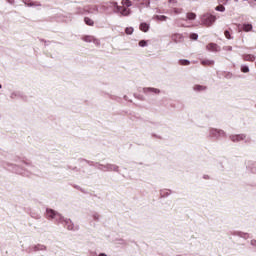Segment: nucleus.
Returning a JSON list of instances; mask_svg holds the SVG:
<instances>
[{
  "label": "nucleus",
  "instance_id": "obj_1",
  "mask_svg": "<svg viewBox=\"0 0 256 256\" xmlns=\"http://www.w3.org/2000/svg\"><path fill=\"white\" fill-rule=\"evenodd\" d=\"M26 165V169L23 170V168L15 165L13 167V171L14 173H17L18 175H24L25 177H29V175H31V173L29 171H33V169H35L33 166L29 165L28 163H25Z\"/></svg>",
  "mask_w": 256,
  "mask_h": 256
},
{
  "label": "nucleus",
  "instance_id": "obj_2",
  "mask_svg": "<svg viewBox=\"0 0 256 256\" xmlns=\"http://www.w3.org/2000/svg\"><path fill=\"white\" fill-rule=\"evenodd\" d=\"M202 24L206 25L207 27H211L215 21H217V17L213 14H204L201 18Z\"/></svg>",
  "mask_w": 256,
  "mask_h": 256
},
{
  "label": "nucleus",
  "instance_id": "obj_3",
  "mask_svg": "<svg viewBox=\"0 0 256 256\" xmlns=\"http://www.w3.org/2000/svg\"><path fill=\"white\" fill-rule=\"evenodd\" d=\"M46 217L47 219H55L58 223H63V217L61 214L53 209H46Z\"/></svg>",
  "mask_w": 256,
  "mask_h": 256
},
{
  "label": "nucleus",
  "instance_id": "obj_4",
  "mask_svg": "<svg viewBox=\"0 0 256 256\" xmlns=\"http://www.w3.org/2000/svg\"><path fill=\"white\" fill-rule=\"evenodd\" d=\"M210 135L216 139H221V137H225V131L212 128L210 129Z\"/></svg>",
  "mask_w": 256,
  "mask_h": 256
},
{
  "label": "nucleus",
  "instance_id": "obj_5",
  "mask_svg": "<svg viewBox=\"0 0 256 256\" xmlns=\"http://www.w3.org/2000/svg\"><path fill=\"white\" fill-rule=\"evenodd\" d=\"M99 169L101 171H119V166L114 164L100 165Z\"/></svg>",
  "mask_w": 256,
  "mask_h": 256
},
{
  "label": "nucleus",
  "instance_id": "obj_6",
  "mask_svg": "<svg viewBox=\"0 0 256 256\" xmlns=\"http://www.w3.org/2000/svg\"><path fill=\"white\" fill-rule=\"evenodd\" d=\"M230 139L233 141V143H239V141H249L247 140V135L245 134L231 135Z\"/></svg>",
  "mask_w": 256,
  "mask_h": 256
},
{
  "label": "nucleus",
  "instance_id": "obj_7",
  "mask_svg": "<svg viewBox=\"0 0 256 256\" xmlns=\"http://www.w3.org/2000/svg\"><path fill=\"white\" fill-rule=\"evenodd\" d=\"M83 41H85V43H94V45H96L97 47H99V45H101V42L99 41V39H96L93 36H84Z\"/></svg>",
  "mask_w": 256,
  "mask_h": 256
},
{
  "label": "nucleus",
  "instance_id": "obj_8",
  "mask_svg": "<svg viewBox=\"0 0 256 256\" xmlns=\"http://www.w3.org/2000/svg\"><path fill=\"white\" fill-rule=\"evenodd\" d=\"M143 93H145V95H159V93H161V90L157 88L147 87L143 88Z\"/></svg>",
  "mask_w": 256,
  "mask_h": 256
},
{
  "label": "nucleus",
  "instance_id": "obj_9",
  "mask_svg": "<svg viewBox=\"0 0 256 256\" xmlns=\"http://www.w3.org/2000/svg\"><path fill=\"white\" fill-rule=\"evenodd\" d=\"M117 12L123 17H128V15H131V9L125 8L123 6H117Z\"/></svg>",
  "mask_w": 256,
  "mask_h": 256
},
{
  "label": "nucleus",
  "instance_id": "obj_10",
  "mask_svg": "<svg viewBox=\"0 0 256 256\" xmlns=\"http://www.w3.org/2000/svg\"><path fill=\"white\" fill-rule=\"evenodd\" d=\"M47 247L43 244H36L30 247L29 253L37 252V251H46Z\"/></svg>",
  "mask_w": 256,
  "mask_h": 256
},
{
  "label": "nucleus",
  "instance_id": "obj_11",
  "mask_svg": "<svg viewBox=\"0 0 256 256\" xmlns=\"http://www.w3.org/2000/svg\"><path fill=\"white\" fill-rule=\"evenodd\" d=\"M62 223H65V225H67V229L69 230V231H77V229H79V227H75L74 225H73V222H71V220H69V219H65V218H63L62 219Z\"/></svg>",
  "mask_w": 256,
  "mask_h": 256
},
{
  "label": "nucleus",
  "instance_id": "obj_12",
  "mask_svg": "<svg viewBox=\"0 0 256 256\" xmlns=\"http://www.w3.org/2000/svg\"><path fill=\"white\" fill-rule=\"evenodd\" d=\"M206 49L208 51H213V52H217V51H221V48L215 44V43H210L206 46Z\"/></svg>",
  "mask_w": 256,
  "mask_h": 256
},
{
  "label": "nucleus",
  "instance_id": "obj_13",
  "mask_svg": "<svg viewBox=\"0 0 256 256\" xmlns=\"http://www.w3.org/2000/svg\"><path fill=\"white\" fill-rule=\"evenodd\" d=\"M24 5H27V7H41V3L39 2H31V0H23Z\"/></svg>",
  "mask_w": 256,
  "mask_h": 256
},
{
  "label": "nucleus",
  "instance_id": "obj_14",
  "mask_svg": "<svg viewBox=\"0 0 256 256\" xmlns=\"http://www.w3.org/2000/svg\"><path fill=\"white\" fill-rule=\"evenodd\" d=\"M243 59H244V61L253 62V61H255L256 56H255V55H252V54H245V55L243 56Z\"/></svg>",
  "mask_w": 256,
  "mask_h": 256
},
{
  "label": "nucleus",
  "instance_id": "obj_15",
  "mask_svg": "<svg viewBox=\"0 0 256 256\" xmlns=\"http://www.w3.org/2000/svg\"><path fill=\"white\" fill-rule=\"evenodd\" d=\"M186 19L188 21H195V19H197V15L193 12L187 13L186 14Z\"/></svg>",
  "mask_w": 256,
  "mask_h": 256
},
{
  "label": "nucleus",
  "instance_id": "obj_16",
  "mask_svg": "<svg viewBox=\"0 0 256 256\" xmlns=\"http://www.w3.org/2000/svg\"><path fill=\"white\" fill-rule=\"evenodd\" d=\"M140 31H143L144 33H147V31H149V24L141 23L140 24Z\"/></svg>",
  "mask_w": 256,
  "mask_h": 256
},
{
  "label": "nucleus",
  "instance_id": "obj_17",
  "mask_svg": "<svg viewBox=\"0 0 256 256\" xmlns=\"http://www.w3.org/2000/svg\"><path fill=\"white\" fill-rule=\"evenodd\" d=\"M84 22L86 23V25H89L90 27H93V25H95V22L93 21V19L89 17H85Z\"/></svg>",
  "mask_w": 256,
  "mask_h": 256
},
{
  "label": "nucleus",
  "instance_id": "obj_18",
  "mask_svg": "<svg viewBox=\"0 0 256 256\" xmlns=\"http://www.w3.org/2000/svg\"><path fill=\"white\" fill-rule=\"evenodd\" d=\"M201 63H202V65H204V66L215 65V61H213V60H202Z\"/></svg>",
  "mask_w": 256,
  "mask_h": 256
},
{
  "label": "nucleus",
  "instance_id": "obj_19",
  "mask_svg": "<svg viewBox=\"0 0 256 256\" xmlns=\"http://www.w3.org/2000/svg\"><path fill=\"white\" fill-rule=\"evenodd\" d=\"M253 29V25L251 24H244L243 25V31L249 32Z\"/></svg>",
  "mask_w": 256,
  "mask_h": 256
},
{
  "label": "nucleus",
  "instance_id": "obj_20",
  "mask_svg": "<svg viewBox=\"0 0 256 256\" xmlns=\"http://www.w3.org/2000/svg\"><path fill=\"white\" fill-rule=\"evenodd\" d=\"M215 11H219L220 13H225V6L218 5L215 7Z\"/></svg>",
  "mask_w": 256,
  "mask_h": 256
},
{
  "label": "nucleus",
  "instance_id": "obj_21",
  "mask_svg": "<svg viewBox=\"0 0 256 256\" xmlns=\"http://www.w3.org/2000/svg\"><path fill=\"white\" fill-rule=\"evenodd\" d=\"M155 19L157 21H167V16H165V15H157V16H155Z\"/></svg>",
  "mask_w": 256,
  "mask_h": 256
},
{
  "label": "nucleus",
  "instance_id": "obj_22",
  "mask_svg": "<svg viewBox=\"0 0 256 256\" xmlns=\"http://www.w3.org/2000/svg\"><path fill=\"white\" fill-rule=\"evenodd\" d=\"M174 15H181L183 13V8H173Z\"/></svg>",
  "mask_w": 256,
  "mask_h": 256
},
{
  "label": "nucleus",
  "instance_id": "obj_23",
  "mask_svg": "<svg viewBox=\"0 0 256 256\" xmlns=\"http://www.w3.org/2000/svg\"><path fill=\"white\" fill-rule=\"evenodd\" d=\"M206 87L201 85H195L194 91H205Z\"/></svg>",
  "mask_w": 256,
  "mask_h": 256
},
{
  "label": "nucleus",
  "instance_id": "obj_24",
  "mask_svg": "<svg viewBox=\"0 0 256 256\" xmlns=\"http://www.w3.org/2000/svg\"><path fill=\"white\" fill-rule=\"evenodd\" d=\"M122 5H124V7H131V0H122Z\"/></svg>",
  "mask_w": 256,
  "mask_h": 256
},
{
  "label": "nucleus",
  "instance_id": "obj_25",
  "mask_svg": "<svg viewBox=\"0 0 256 256\" xmlns=\"http://www.w3.org/2000/svg\"><path fill=\"white\" fill-rule=\"evenodd\" d=\"M133 27H128L125 29L126 35H133Z\"/></svg>",
  "mask_w": 256,
  "mask_h": 256
},
{
  "label": "nucleus",
  "instance_id": "obj_26",
  "mask_svg": "<svg viewBox=\"0 0 256 256\" xmlns=\"http://www.w3.org/2000/svg\"><path fill=\"white\" fill-rule=\"evenodd\" d=\"M171 193V190H162L161 195L162 197H168V195Z\"/></svg>",
  "mask_w": 256,
  "mask_h": 256
},
{
  "label": "nucleus",
  "instance_id": "obj_27",
  "mask_svg": "<svg viewBox=\"0 0 256 256\" xmlns=\"http://www.w3.org/2000/svg\"><path fill=\"white\" fill-rule=\"evenodd\" d=\"M241 71H242V73H249V66L243 65V66L241 67Z\"/></svg>",
  "mask_w": 256,
  "mask_h": 256
},
{
  "label": "nucleus",
  "instance_id": "obj_28",
  "mask_svg": "<svg viewBox=\"0 0 256 256\" xmlns=\"http://www.w3.org/2000/svg\"><path fill=\"white\" fill-rule=\"evenodd\" d=\"M190 39H192V41H197V39H199V35L193 33L190 35Z\"/></svg>",
  "mask_w": 256,
  "mask_h": 256
},
{
  "label": "nucleus",
  "instance_id": "obj_29",
  "mask_svg": "<svg viewBox=\"0 0 256 256\" xmlns=\"http://www.w3.org/2000/svg\"><path fill=\"white\" fill-rule=\"evenodd\" d=\"M139 47H147V41H145V40L140 41Z\"/></svg>",
  "mask_w": 256,
  "mask_h": 256
},
{
  "label": "nucleus",
  "instance_id": "obj_30",
  "mask_svg": "<svg viewBox=\"0 0 256 256\" xmlns=\"http://www.w3.org/2000/svg\"><path fill=\"white\" fill-rule=\"evenodd\" d=\"M191 62L189 60H180V65H190Z\"/></svg>",
  "mask_w": 256,
  "mask_h": 256
},
{
  "label": "nucleus",
  "instance_id": "obj_31",
  "mask_svg": "<svg viewBox=\"0 0 256 256\" xmlns=\"http://www.w3.org/2000/svg\"><path fill=\"white\" fill-rule=\"evenodd\" d=\"M224 35H225L226 39H231V33L229 31L226 30L224 32Z\"/></svg>",
  "mask_w": 256,
  "mask_h": 256
},
{
  "label": "nucleus",
  "instance_id": "obj_32",
  "mask_svg": "<svg viewBox=\"0 0 256 256\" xmlns=\"http://www.w3.org/2000/svg\"><path fill=\"white\" fill-rule=\"evenodd\" d=\"M169 3H171L172 7H175L177 5V0H169Z\"/></svg>",
  "mask_w": 256,
  "mask_h": 256
},
{
  "label": "nucleus",
  "instance_id": "obj_33",
  "mask_svg": "<svg viewBox=\"0 0 256 256\" xmlns=\"http://www.w3.org/2000/svg\"><path fill=\"white\" fill-rule=\"evenodd\" d=\"M224 51H233V47L231 46H225Z\"/></svg>",
  "mask_w": 256,
  "mask_h": 256
},
{
  "label": "nucleus",
  "instance_id": "obj_34",
  "mask_svg": "<svg viewBox=\"0 0 256 256\" xmlns=\"http://www.w3.org/2000/svg\"><path fill=\"white\" fill-rule=\"evenodd\" d=\"M221 3H223V5H227V3L229 2V0H220Z\"/></svg>",
  "mask_w": 256,
  "mask_h": 256
},
{
  "label": "nucleus",
  "instance_id": "obj_35",
  "mask_svg": "<svg viewBox=\"0 0 256 256\" xmlns=\"http://www.w3.org/2000/svg\"><path fill=\"white\" fill-rule=\"evenodd\" d=\"M251 245H252L253 247H256V240H251Z\"/></svg>",
  "mask_w": 256,
  "mask_h": 256
},
{
  "label": "nucleus",
  "instance_id": "obj_36",
  "mask_svg": "<svg viewBox=\"0 0 256 256\" xmlns=\"http://www.w3.org/2000/svg\"><path fill=\"white\" fill-rule=\"evenodd\" d=\"M113 7H115L117 9V7H119V5L117 4V2H113L112 3Z\"/></svg>",
  "mask_w": 256,
  "mask_h": 256
},
{
  "label": "nucleus",
  "instance_id": "obj_37",
  "mask_svg": "<svg viewBox=\"0 0 256 256\" xmlns=\"http://www.w3.org/2000/svg\"><path fill=\"white\" fill-rule=\"evenodd\" d=\"M149 5H150L149 0H146V7H149Z\"/></svg>",
  "mask_w": 256,
  "mask_h": 256
},
{
  "label": "nucleus",
  "instance_id": "obj_38",
  "mask_svg": "<svg viewBox=\"0 0 256 256\" xmlns=\"http://www.w3.org/2000/svg\"><path fill=\"white\" fill-rule=\"evenodd\" d=\"M8 3L13 4V3H15V0H8Z\"/></svg>",
  "mask_w": 256,
  "mask_h": 256
},
{
  "label": "nucleus",
  "instance_id": "obj_39",
  "mask_svg": "<svg viewBox=\"0 0 256 256\" xmlns=\"http://www.w3.org/2000/svg\"><path fill=\"white\" fill-rule=\"evenodd\" d=\"M99 256H107V254L101 253V254H99Z\"/></svg>",
  "mask_w": 256,
  "mask_h": 256
},
{
  "label": "nucleus",
  "instance_id": "obj_40",
  "mask_svg": "<svg viewBox=\"0 0 256 256\" xmlns=\"http://www.w3.org/2000/svg\"><path fill=\"white\" fill-rule=\"evenodd\" d=\"M204 179H209V176H204Z\"/></svg>",
  "mask_w": 256,
  "mask_h": 256
},
{
  "label": "nucleus",
  "instance_id": "obj_41",
  "mask_svg": "<svg viewBox=\"0 0 256 256\" xmlns=\"http://www.w3.org/2000/svg\"><path fill=\"white\" fill-rule=\"evenodd\" d=\"M14 95H15V93H13V94L11 95L12 99H13Z\"/></svg>",
  "mask_w": 256,
  "mask_h": 256
},
{
  "label": "nucleus",
  "instance_id": "obj_42",
  "mask_svg": "<svg viewBox=\"0 0 256 256\" xmlns=\"http://www.w3.org/2000/svg\"><path fill=\"white\" fill-rule=\"evenodd\" d=\"M2 88V86L0 85V89Z\"/></svg>",
  "mask_w": 256,
  "mask_h": 256
},
{
  "label": "nucleus",
  "instance_id": "obj_43",
  "mask_svg": "<svg viewBox=\"0 0 256 256\" xmlns=\"http://www.w3.org/2000/svg\"><path fill=\"white\" fill-rule=\"evenodd\" d=\"M235 1H239V0H235Z\"/></svg>",
  "mask_w": 256,
  "mask_h": 256
}]
</instances>
